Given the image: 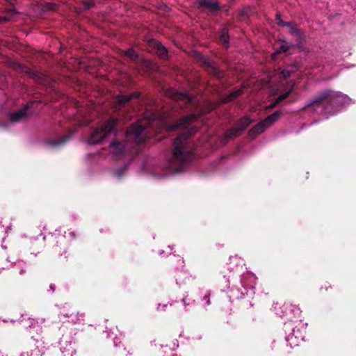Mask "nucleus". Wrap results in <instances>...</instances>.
<instances>
[{"label": "nucleus", "mask_w": 356, "mask_h": 356, "mask_svg": "<svg viewBox=\"0 0 356 356\" xmlns=\"http://www.w3.org/2000/svg\"><path fill=\"white\" fill-rule=\"evenodd\" d=\"M200 4L209 8L211 10L218 9V3L216 0H200Z\"/></svg>", "instance_id": "obj_12"}, {"label": "nucleus", "mask_w": 356, "mask_h": 356, "mask_svg": "<svg viewBox=\"0 0 356 356\" xmlns=\"http://www.w3.org/2000/svg\"><path fill=\"white\" fill-rule=\"evenodd\" d=\"M166 94L172 99L181 100L185 103L192 104L193 102V97L186 92H178L171 88L167 91Z\"/></svg>", "instance_id": "obj_6"}, {"label": "nucleus", "mask_w": 356, "mask_h": 356, "mask_svg": "<svg viewBox=\"0 0 356 356\" xmlns=\"http://www.w3.org/2000/svg\"><path fill=\"white\" fill-rule=\"evenodd\" d=\"M117 342H118V340H117L116 339H114V343L115 346H117Z\"/></svg>", "instance_id": "obj_22"}, {"label": "nucleus", "mask_w": 356, "mask_h": 356, "mask_svg": "<svg viewBox=\"0 0 356 356\" xmlns=\"http://www.w3.org/2000/svg\"><path fill=\"white\" fill-rule=\"evenodd\" d=\"M49 8H50V9H53V10H55V9H56V8H55V7H54V6H52L49 7Z\"/></svg>", "instance_id": "obj_24"}, {"label": "nucleus", "mask_w": 356, "mask_h": 356, "mask_svg": "<svg viewBox=\"0 0 356 356\" xmlns=\"http://www.w3.org/2000/svg\"><path fill=\"white\" fill-rule=\"evenodd\" d=\"M298 65L297 64L288 67L287 68L284 69L282 72V76L286 79L287 77H289L291 73H293L298 69Z\"/></svg>", "instance_id": "obj_13"}, {"label": "nucleus", "mask_w": 356, "mask_h": 356, "mask_svg": "<svg viewBox=\"0 0 356 356\" xmlns=\"http://www.w3.org/2000/svg\"><path fill=\"white\" fill-rule=\"evenodd\" d=\"M115 125L116 120L115 119L108 120L92 133L88 139V143L89 144H97L102 142L108 134L113 132Z\"/></svg>", "instance_id": "obj_2"}, {"label": "nucleus", "mask_w": 356, "mask_h": 356, "mask_svg": "<svg viewBox=\"0 0 356 356\" xmlns=\"http://www.w3.org/2000/svg\"><path fill=\"white\" fill-rule=\"evenodd\" d=\"M15 10L13 9H10L8 13L4 16H0V22H7L13 19L14 15H15Z\"/></svg>", "instance_id": "obj_15"}, {"label": "nucleus", "mask_w": 356, "mask_h": 356, "mask_svg": "<svg viewBox=\"0 0 356 356\" xmlns=\"http://www.w3.org/2000/svg\"><path fill=\"white\" fill-rule=\"evenodd\" d=\"M251 122H252V120L248 117H245V118H242L240 120L237 127L232 128L226 134V137L231 138L233 137H236L238 136H240L241 134L242 131L246 127H248L251 124Z\"/></svg>", "instance_id": "obj_5"}, {"label": "nucleus", "mask_w": 356, "mask_h": 356, "mask_svg": "<svg viewBox=\"0 0 356 356\" xmlns=\"http://www.w3.org/2000/svg\"><path fill=\"white\" fill-rule=\"evenodd\" d=\"M29 107L28 104L24 108L18 111L11 113L9 115V120L12 122H17L24 120L27 116V109Z\"/></svg>", "instance_id": "obj_7"}, {"label": "nucleus", "mask_w": 356, "mask_h": 356, "mask_svg": "<svg viewBox=\"0 0 356 356\" xmlns=\"http://www.w3.org/2000/svg\"><path fill=\"white\" fill-rule=\"evenodd\" d=\"M200 116L191 114L170 125L164 118L154 115L152 119L132 124L127 131V143L137 145L143 143L147 138V129H152L157 120L163 128L172 131L180 128L182 132L175 139L172 156L169 159L168 167L172 172H181L190 161L193 153V145L189 137L196 131Z\"/></svg>", "instance_id": "obj_1"}, {"label": "nucleus", "mask_w": 356, "mask_h": 356, "mask_svg": "<svg viewBox=\"0 0 356 356\" xmlns=\"http://www.w3.org/2000/svg\"><path fill=\"white\" fill-rule=\"evenodd\" d=\"M349 101V98L341 93H332L331 92H326L321 94L319 97L314 99L311 104H318L320 106H323L324 104L330 103V104H346Z\"/></svg>", "instance_id": "obj_3"}, {"label": "nucleus", "mask_w": 356, "mask_h": 356, "mask_svg": "<svg viewBox=\"0 0 356 356\" xmlns=\"http://www.w3.org/2000/svg\"><path fill=\"white\" fill-rule=\"evenodd\" d=\"M220 40L224 46H225L226 47H228L229 37L227 35V31L225 29L221 31Z\"/></svg>", "instance_id": "obj_16"}, {"label": "nucleus", "mask_w": 356, "mask_h": 356, "mask_svg": "<svg viewBox=\"0 0 356 356\" xmlns=\"http://www.w3.org/2000/svg\"><path fill=\"white\" fill-rule=\"evenodd\" d=\"M166 306H167L166 305H163L162 306V309H161V308H160V307H161V305H159V307H158V309L165 310V307H166Z\"/></svg>", "instance_id": "obj_21"}, {"label": "nucleus", "mask_w": 356, "mask_h": 356, "mask_svg": "<svg viewBox=\"0 0 356 356\" xmlns=\"http://www.w3.org/2000/svg\"><path fill=\"white\" fill-rule=\"evenodd\" d=\"M126 56L131 58V60H136L138 56L132 49H129L124 52Z\"/></svg>", "instance_id": "obj_18"}, {"label": "nucleus", "mask_w": 356, "mask_h": 356, "mask_svg": "<svg viewBox=\"0 0 356 356\" xmlns=\"http://www.w3.org/2000/svg\"><path fill=\"white\" fill-rule=\"evenodd\" d=\"M138 96H139V94L137 92H134L129 95H122L118 96L116 97V100L120 104H124L126 102H128L129 101H130L131 99L138 98Z\"/></svg>", "instance_id": "obj_11"}, {"label": "nucleus", "mask_w": 356, "mask_h": 356, "mask_svg": "<svg viewBox=\"0 0 356 356\" xmlns=\"http://www.w3.org/2000/svg\"><path fill=\"white\" fill-rule=\"evenodd\" d=\"M291 91V88L289 91H287V92H286L285 93H284V94L281 95H280V96L277 99V100H276L275 102L272 103V104L270 105V106H269V107H270V108L275 107V106L278 103H280V102H282V100L285 99H286V98L289 95V94H290Z\"/></svg>", "instance_id": "obj_17"}, {"label": "nucleus", "mask_w": 356, "mask_h": 356, "mask_svg": "<svg viewBox=\"0 0 356 356\" xmlns=\"http://www.w3.org/2000/svg\"><path fill=\"white\" fill-rule=\"evenodd\" d=\"M182 302H184V304H185V305H186V302H185V300H182Z\"/></svg>", "instance_id": "obj_26"}, {"label": "nucleus", "mask_w": 356, "mask_h": 356, "mask_svg": "<svg viewBox=\"0 0 356 356\" xmlns=\"http://www.w3.org/2000/svg\"><path fill=\"white\" fill-rule=\"evenodd\" d=\"M150 44L154 47L156 53L159 56L162 58L167 57V50L161 43L155 40H152L150 41Z\"/></svg>", "instance_id": "obj_9"}, {"label": "nucleus", "mask_w": 356, "mask_h": 356, "mask_svg": "<svg viewBox=\"0 0 356 356\" xmlns=\"http://www.w3.org/2000/svg\"><path fill=\"white\" fill-rule=\"evenodd\" d=\"M51 289L52 290H54V286H51Z\"/></svg>", "instance_id": "obj_25"}, {"label": "nucleus", "mask_w": 356, "mask_h": 356, "mask_svg": "<svg viewBox=\"0 0 356 356\" xmlns=\"http://www.w3.org/2000/svg\"><path fill=\"white\" fill-rule=\"evenodd\" d=\"M290 48V44L287 42H282L280 46L276 49L275 52L273 54V58H275V55L282 52L287 51Z\"/></svg>", "instance_id": "obj_14"}, {"label": "nucleus", "mask_w": 356, "mask_h": 356, "mask_svg": "<svg viewBox=\"0 0 356 356\" xmlns=\"http://www.w3.org/2000/svg\"><path fill=\"white\" fill-rule=\"evenodd\" d=\"M117 342H118V340H117L116 339H114V343L115 346H117Z\"/></svg>", "instance_id": "obj_23"}, {"label": "nucleus", "mask_w": 356, "mask_h": 356, "mask_svg": "<svg viewBox=\"0 0 356 356\" xmlns=\"http://www.w3.org/2000/svg\"><path fill=\"white\" fill-rule=\"evenodd\" d=\"M126 149V145L124 143L113 141L110 145L111 152L115 156L122 154Z\"/></svg>", "instance_id": "obj_8"}, {"label": "nucleus", "mask_w": 356, "mask_h": 356, "mask_svg": "<svg viewBox=\"0 0 356 356\" xmlns=\"http://www.w3.org/2000/svg\"><path fill=\"white\" fill-rule=\"evenodd\" d=\"M67 139V137H63L61 139L58 140H56V141H54L51 145H60V144H62L65 141H66V140Z\"/></svg>", "instance_id": "obj_20"}, {"label": "nucleus", "mask_w": 356, "mask_h": 356, "mask_svg": "<svg viewBox=\"0 0 356 356\" xmlns=\"http://www.w3.org/2000/svg\"><path fill=\"white\" fill-rule=\"evenodd\" d=\"M277 23L278 24L282 26H288L289 27L290 29V33L293 35H298L299 34V31L298 29L296 27L295 24L293 23H291V22H284V21H282L280 18V17L277 15Z\"/></svg>", "instance_id": "obj_10"}, {"label": "nucleus", "mask_w": 356, "mask_h": 356, "mask_svg": "<svg viewBox=\"0 0 356 356\" xmlns=\"http://www.w3.org/2000/svg\"><path fill=\"white\" fill-rule=\"evenodd\" d=\"M280 111H276L268 116L265 120L254 126L250 131V136L254 137L264 131L266 129L272 126L281 116Z\"/></svg>", "instance_id": "obj_4"}, {"label": "nucleus", "mask_w": 356, "mask_h": 356, "mask_svg": "<svg viewBox=\"0 0 356 356\" xmlns=\"http://www.w3.org/2000/svg\"><path fill=\"white\" fill-rule=\"evenodd\" d=\"M242 93H243V89L242 88L236 90V91H234V92L231 93L230 99L239 96Z\"/></svg>", "instance_id": "obj_19"}]
</instances>
